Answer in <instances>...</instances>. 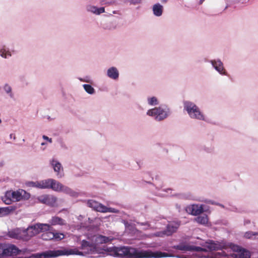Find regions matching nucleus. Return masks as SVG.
<instances>
[{"label": "nucleus", "instance_id": "nucleus-1", "mask_svg": "<svg viewBox=\"0 0 258 258\" xmlns=\"http://www.w3.org/2000/svg\"><path fill=\"white\" fill-rule=\"evenodd\" d=\"M105 251L106 255L113 256H134V258H162L174 256L169 253L151 250H139L135 248L122 246L107 248Z\"/></svg>", "mask_w": 258, "mask_h": 258}, {"label": "nucleus", "instance_id": "nucleus-2", "mask_svg": "<svg viewBox=\"0 0 258 258\" xmlns=\"http://www.w3.org/2000/svg\"><path fill=\"white\" fill-rule=\"evenodd\" d=\"M82 249L83 251H80L77 248L61 247L58 249L49 250L41 253L33 254L31 256L25 258H42V257L48 258L70 255H84L83 253H93L96 252V248L94 245L85 240H83L82 242Z\"/></svg>", "mask_w": 258, "mask_h": 258}, {"label": "nucleus", "instance_id": "nucleus-3", "mask_svg": "<svg viewBox=\"0 0 258 258\" xmlns=\"http://www.w3.org/2000/svg\"><path fill=\"white\" fill-rule=\"evenodd\" d=\"M203 247L190 245L187 244L182 243L177 246V248L183 251H191L197 252H202L203 251H208L218 250L222 248L225 245L223 243L218 242H215L212 240H209L202 245Z\"/></svg>", "mask_w": 258, "mask_h": 258}, {"label": "nucleus", "instance_id": "nucleus-4", "mask_svg": "<svg viewBox=\"0 0 258 258\" xmlns=\"http://www.w3.org/2000/svg\"><path fill=\"white\" fill-rule=\"evenodd\" d=\"M183 108L191 118L199 120H206L205 114L194 102L189 101H184Z\"/></svg>", "mask_w": 258, "mask_h": 258}, {"label": "nucleus", "instance_id": "nucleus-5", "mask_svg": "<svg viewBox=\"0 0 258 258\" xmlns=\"http://www.w3.org/2000/svg\"><path fill=\"white\" fill-rule=\"evenodd\" d=\"M170 114V109L164 104L149 109L147 112V115L153 117L157 121L163 120Z\"/></svg>", "mask_w": 258, "mask_h": 258}, {"label": "nucleus", "instance_id": "nucleus-6", "mask_svg": "<svg viewBox=\"0 0 258 258\" xmlns=\"http://www.w3.org/2000/svg\"><path fill=\"white\" fill-rule=\"evenodd\" d=\"M29 252L27 249H19L14 244L3 246L0 244V256H13L24 255Z\"/></svg>", "mask_w": 258, "mask_h": 258}, {"label": "nucleus", "instance_id": "nucleus-7", "mask_svg": "<svg viewBox=\"0 0 258 258\" xmlns=\"http://www.w3.org/2000/svg\"><path fill=\"white\" fill-rule=\"evenodd\" d=\"M52 229L49 224L37 223L27 228V234L30 238L40 232H46Z\"/></svg>", "mask_w": 258, "mask_h": 258}, {"label": "nucleus", "instance_id": "nucleus-8", "mask_svg": "<svg viewBox=\"0 0 258 258\" xmlns=\"http://www.w3.org/2000/svg\"><path fill=\"white\" fill-rule=\"evenodd\" d=\"M88 207L92 208L94 210L101 213H118V210L112 208L107 207L101 203H99L93 200H90L87 201Z\"/></svg>", "mask_w": 258, "mask_h": 258}, {"label": "nucleus", "instance_id": "nucleus-9", "mask_svg": "<svg viewBox=\"0 0 258 258\" xmlns=\"http://www.w3.org/2000/svg\"><path fill=\"white\" fill-rule=\"evenodd\" d=\"M230 248L233 252L232 256L234 255V258H250L251 253L249 250L233 244L230 245Z\"/></svg>", "mask_w": 258, "mask_h": 258}, {"label": "nucleus", "instance_id": "nucleus-10", "mask_svg": "<svg viewBox=\"0 0 258 258\" xmlns=\"http://www.w3.org/2000/svg\"><path fill=\"white\" fill-rule=\"evenodd\" d=\"M8 235L11 238L22 239L25 241L30 239L29 235L27 234V228L26 229L19 228L13 229L8 232Z\"/></svg>", "mask_w": 258, "mask_h": 258}, {"label": "nucleus", "instance_id": "nucleus-11", "mask_svg": "<svg viewBox=\"0 0 258 258\" xmlns=\"http://www.w3.org/2000/svg\"><path fill=\"white\" fill-rule=\"evenodd\" d=\"M187 213L192 215H199L204 212H207L209 208L205 205L192 204L185 208Z\"/></svg>", "mask_w": 258, "mask_h": 258}, {"label": "nucleus", "instance_id": "nucleus-12", "mask_svg": "<svg viewBox=\"0 0 258 258\" xmlns=\"http://www.w3.org/2000/svg\"><path fill=\"white\" fill-rule=\"evenodd\" d=\"M36 199L38 202L47 205L49 206L52 207L57 206V199L53 195H43L38 197Z\"/></svg>", "mask_w": 258, "mask_h": 258}, {"label": "nucleus", "instance_id": "nucleus-13", "mask_svg": "<svg viewBox=\"0 0 258 258\" xmlns=\"http://www.w3.org/2000/svg\"><path fill=\"white\" fill-rule=\"evenodd\" d=\"M49 164L55 172L58 178H61L64 176L63 168L60 162L56 158H52L49 160Z\"/></svg>", "mask_w": 258, "mask_h": 258}, {"label": "nucleus", "instance_id": "nucleus-14", "mask_svg": "<svg viewBox=\"0 0 258 258\" xmlns=\"http://www.w3.org/2000/svg\"><path fill=\"white\" fill-rule=\"evenodd\" d=\"M179 224L176 222L170 223L167 226L166 230L155 233L154 235L157 237H164L171 235L178 229Z\"/></svg>", "mask_w": 258, "mask_h": 258}, {"label": "nucleus", "instance_id": "nucleus-15", "mask_svg": "<svg viewBox=\"0 0 258 258\" xmlns=\"http://www.w3.org/2000/svg\"><path fill=\"white\" fill-rule=\"evenodd\" d=\"M62 186V183L54 179H44V189H51L55 191L60 192Z\"/></svg>", "mask_w": 258, "mask_h": 258}, {"label": "nucleus", "instance_id": "nucleus-16", "mask_svg": "<svg viewBox=\"0 0 258 258\" xmlns=\"http://www.w3.org/2000/svg\"><path fill=\"white\" fill-rule=\"evenodd\" d=\"M210 62L220 75L225 76L227 75V72L224 67L223 63L220 59L211 60Z\"/></svg>", "mask_w": 258, "mask_h": 258}, {"label": "nucleus", "instance_id": "nucleus-17", "mask_svg": "<svg viewBox=\"0 0 258 258\" xmlns=\"http://www.w3.org/2000/svg\"><path fill=\"white\" fill-rule=\"evenodd\" d=\"M2 89L7 98L14 100L15 98V93L13 91L12 86L9 83H5L2 86Z\"/></svg>", "mask_w": 258, "mask_h": 258}, {"label": "nucleus", "instance_id": "nucleus-18", "mask_svg": "<svg viewBox=\"0 0 258 258\" xmlns=\"http://www.w3.org/2000/svg\"><path fill=\"white\" fill-rule=\"evenodd\" d=\"M107 76L113 80H117L119 78V71L118 69L115 67H111L109 68L106 71Z\"/></svg>", "mask_w": 258, "mask_h": 258}, {"label": "nucleus", "instance_id": "nucleus-19", "mask_svg": "<svg viewBox=\"0 0 258 258\" xmlns=\"http://www.w3.org/2000/svg\"><path fill=\"white\" fill-rule=\"evenodd\" d=\"M87 12L91 13L96 15H99L105 12V8L103 7L98 8L92 5H88L86 6Z\"/></svg>", "mask_w": 258, "mask_h": 258}, {"label": "nucleus", "instance_id": "nucleus-20", "mask_svg": "<svg viewBox=\"0 0 258 258\" xmlns=\"http://www.w3.org/2000/svg\"><path fill=\"white\" fill-rule=\"evenodd\" d=\"M172 190L170 188L164 189L157 188L155 194L159 197H164L170 196H174V194L172 193Z\"/></svg>", "mask_w": 258, "mask_h": 258}, {"label": "nucleus", "instance_id": "nucleus-21", "mask_svg": "<svg viewBox=\"0 0 258 258\" xmlns=\"http://www.w3.org/2000/svg\"><path fill=\"white\" fill-rule=\"evenodd\" d=\"M49 223L50 227L55 225L62 226L66 224V221L64 219L57 216L52 217L51 219L49 221Z\"/></svg>", "mask_w": 258, "mask_h": 258}, {"label": "nucleus", "instance_id": "nucleus-22", "mask_svg": "<svg viewBox=\"0 0 258 258\" xmlns=\"http://www.w3.org/2000/svg\"><path fill=\"white\" fill-rule=\"evenodd\" d=\"M16 209L17 207L15 206H10L7 207L0 208V217L6 216Z\"/></svg>", "mask_w": 258, "mask_h": 258}, {"label": "nucleus", "instance_id": "nucleus-23", "mask_svg": "<svg viewBox=\"0 0 258 258\" xmlns=\"http://www.w3.org/2000/svg\"><path fill=\"white\" fill-rule=\"evenodd\" d=\"M11 193H12L14 201H20L23 199L24 195L26 194V191L23 189H19L17 191L11 190Z\"/></svg>", "mask_w": 258, "mask_h": 258}, {"label": "nucleus", "instance_id": "nucleus-24", "mask_svg": "<svg viewBox=\"0 0 258 258\" xmlns=\"http://www.w3.org/2000/svg\"><path fill=\"white\" fill-rule=\"evenodd\" d=\"M152 10L155 16L160 17L162 15L163 7L161 4L158 3L153 6Z\"/></svg>", "mask_w": 258, "mask_h": 258}, {"label": "nucleus", "instance_id": "nucleus-25", "mask_svg": "<svg viewBox=\"0 0 258 258\" xmlns=\"http://www.w3.org/2000/svg\"><path fill=\"white\" fill-rule=\"evenodd\" d=\"M60 192H63V193L69 195L70 196L73 197H77L78 196V193L77 192L74 191L70 187L65 186L63 184L61 187Z\"/></svg>", "mask_w": 258, "mask_h": 258}, {"label": "nucleus", "instance_id": "nucleus-26", "mask_svg": "<svg viewBox=\"0 0 258 258\" xmlns=\"http://www.w3.org/2000/svg\"><path fill=\"white\" fill-rule=\"evenodd\" d=\"M113 238L112 237H106L103 235H98L95 238L96 243H106L111 241Z\"/></svg>", "mask_w": 258, "mask_h": 258}, {"label": "nucleus", "instance_id": "nucleus-27", "mask_svg": "<svg viewBox=\"0 0 258 258\" xmlns=\"http://www.w3.org/2000/svg\"><path fill=\"white\" fill-rule=\"evenodd\" d=\"M2 200L7 205H10L12 202H14L11 190L7 191L5 196L2 197Z\"/></svg>", "mask_w": 258, "mask_h": 258}, {"label": "nucleus", "instance_id": "nucleus-28", "mask_svg": "<svg viewBox=\"0 0 258 258\" xmlns=\"http://www.w3.org/2000/svg\"><path fill=\"white\" fill-rule=\"evenodd\" d=\"M29 187H37L40 189H44V180L36 181H30L27 183Z\"/></svg>", "mask_w": 258, "mask_h": 258}, {"label": "nucleus", "instance_id": "nucleus-29", "mask_svg": "<svg viewBox=\"0 0 258 258\" xmlns=\"http://www.w3.org/2000/svg\"><path fill=\"white\" fill-rule=\"evenodd\" d=\"M0 56L5 58H8L12 56V52L9 48L3 46L0 48Z\"/></svg>", "mask_w": 258, "mask_h": 258}, {"label": "nucleus", "instance_id": "nucleus-30", "mask_svg": "<svg viewBox=\"0 0 258 258\" xmlns=\"http://www.w3.org/2000/svg\"><path fill=\"white\" fill-rule=\"evenodd\" d=\"M194 221L199 224L206 225L208 222V218L206 215L198 216L194 219Z\"/></svg>", "mask_w": 258, "mask_h": 258}, {"label": "nucleus", "instance_id": "nucleus-31", "mask_svg": "<svg viewBox=\"0 0 258 258\" xmlns=\"http://www.w3.org/2000/svg\"><path fill=\"white\" fill-rule=\"evenodd\" d=\"M245 238L251 240H258V232L247 231L244 234Z\"/></svg>", "mask_w": 258, "mask_h": 258}, {"label": "nucleus", "instance_id": "nucleus-32", "mask_svg": "<svg viewBox=\"0 0 258 258\" xmlns=\"http://www.w3.org/2000/svg\"><path fill=\"white\" fill-rule=\"evenodd\" d=\"M148 104L150 106H155L159 104V101L155 96H149L147 98Z\"/></svg>", "mask_w": 258, "mask_h": 258}, {"label": "nucleus", "instance_id": "nucleus-33", "mask_svg": "<svg viewBox=\"0 0 258 258\" xmlns=\"http://www.w3.org/2000/svg\"><path fill=\"white\" fill-rule=\"evenodd\" d=\"M42 239L44 240H49L53 239L54 238V235H53V232L47 231L44 233H43L41 235Z\"/></svg>", "mask_w": 258, "mask_h": 258}, {"label": "nucleus", "instance_id": "nucleus-34", "mask_svg": "<svg viewBox=\"0 0 258 258\" xmlns=\"http://www.w3.org/2000/svg\"><path fill=\"white\" fill-rule=\"evenodd\" d=\"M83 87L85 91L89 94L92 95L94 94L95 92L94 88L89 84H84Z\"/></svg>", "mask_w": 258, "mask_h": 258}, {"label": "nucleus", "instance_id": "nucleus-35", "mask_svg": "<svg viewBox=\"0 0 258 258\" xmlns=\"http://www.w3.org/2000/svg\"><path fill=\"white\" fill-rule=\"evenodd\" d=\"M99 4L103 6H111L116 5V2L115 0H99Z\"/></svg>", "mask_w": 258, "mask_h": 258}, {"label": "nucleus", "instance_id": "nucleus-36", "mask_svg": "<svg viewBox=\"0 0 258 258\" xmlns=\"http://www.w3.org/2000/svg\"><path fill=\"white\" fill-rule=\"evenodd\" d=\"M78 79L81 82L88 83L90 84H92L93 83L92 79L90 76H86L84 78H79Z\"/></svg>", "mask_w": 258, "mask_h": 258}, {"label": "nucleus", "instance_id": "nucleus-37", "mask_svg": "<svg viewBox=\"0 0 258 258\" xmlns=\"http://www.w3.org/2000/svg\"><path fill=\"white\" fill-rule=\"evenodd\" d=\"M53 235H54V238L53 239L56 240H60L61 239H63L64 238V235L62 233H54L53 232Z\"/></svg>", "mask_w": 258, "mask_h": 258}, {"label": "nucleus", "instance_id": "nucleus-38", "mask_svg": "<svg viewBox=\"0 0 258 258\" xmlns=\"http://www.w3.org/2000/svg\"><path fill=\"white\" fill-rule=\"evenodd\" d=\"M59 145H60L61 149L63 150H67L68 149V147L67 146L66 144L62 141H60L59 142Z\"/></svg>", "mask_w": 258, "mask_h": 258}, {"label": "nucleus", "instance_id": "nucleus-39", "mask_svg": "<svg viewBox=\"0 0 258 258\" xmlns=\"http://www.w3.org/2000/svg\"><path fill=\"white\" fill-rule=\"evenodd\" d=\"M204 202L206 203H207V204H212V205H219L222 207H223L224 206L220 204H218L217 203H216L215 202L213 201H212V200H205L204 201Z\"/></svg>", "mask_w": 258, "mask_h": 258}, {"label": "nucleus", "instance_id": "nucleus-40", "mask_svg": "<svg viewBox=\"0 0 258 258\" xmlns=\"http://www.w3.org/2000/svg\"><path fill=\"white\" fill-rule=\"evenodd\" d=\"M129 2L131 5H136L141 3L142 0H130Z\"/></svg>", "mask_w": 258, "mask_h": 258}, {"label": "nucleus", "instance_id": "nucleus-41", "mask_svg": "<svg viewBox=\"0 0 258 258\" xmlns=\"http://www.w3.org/2000/svg\"><path fill=\"white\" fill-rule=\"evenodd\" d=\"M42 138L44 140H46V141H48L49 143H51L52 142V139L51 138H49V137H48L47 136H46L45 135H43L42 136Z\"/></svg>", "mask_w": 258, "mask_h": 258}, {"label": "nucleus", "instance_id": "nucleus-42", "mask_svg": "<svg viewBox=\"0 0 258 258\" xmlns=\"http://www.w3.org/2000/svg\"><path fill=\"white\" fill-rule=\"evenodd\" d=\"M10 137L11 139H13L14 140L16 139L15 135L13 134H10Z\"/></svg>", "mask_w": 258, "mask_h": 258}, {"label": "nucleus", "instance_id": "nucleus-43", "mask_svg": "<svg viewBox=\"0 0 258 258\" xmlns=\"http://www.w3.org/2000/svg\"><path fill=\"white\" fill-rule=\"evenodd\" d=\"M198 258H209V257L206 255H199Z\"/></svg>", "mask_w": 258, "mask_h": 258}, {"label": "nucleus", "instance_id": "nucleus-44", "mask_svg": "<svg viewBox=\"0 0 258 258\" xmlns=\"http://www.w3.org/2000/svg\"><path fill=\"white\" fill-rule=\"evenodd\" d=\"M185 198L186 199H191L192 198V196L190 194H188V195Z\"/></svg>", "mask_w": 258, "mask_h": 258}, {"label": "nucleus", "instance_id": "nucleus-45", "mask_svg": "<svg viewBox=\"0 0 258 258\" xmlns=\"http://www.w3.org/2000/svg\"><path fill=\"white\" fill-rule=\"evenodd\" d=\"M4 164V163L3 161H0V167H2Z\"/></svg>", "mask_w": 258, "mask_h": 258}, {"label": "nucleus", "instance_id": "nucleus-46", "mask_svg": "<svg viewBox=\"0 0 258 258\" xmlns=\"http://www.w3.org/2000/svg\"><path fill=\"white\" fill-rule=\"evenodd\" d=\"M46 145V143H44V142H43V143H42L41 144V146H44V145Z\"/></svg>", "mask_w": 258, "mask_h": 258}, {"label": "nucleus", "instance_id": "nucleus-47", "mask_svg": "<svg viewBox=\"0 0 258 258\" xmlns=\"http://www.w3.org/2000/svg\"><path fill=\"white\" fill-rule=\"evenodd\" d=\"M176 258H182L181 257L178 256V255H177L176 256Z\"/></svg>", "mask_w": 258, "mask_h": 258}, {"label": "nucleus", "instance_id": "nucleus-48", "mask_svg": "<svg viewBox=\"0 0 258 258\" xmlns=\"http://www.w3.org/2000/svg\"><path fill=\"white\" fill-rule=\"evenodd\" d=\"M204 0H201L200 1V3L201 4L202 3H203V2L204 1Z\"/></svg>", "mask_w": 258, "mask_h": 258}, {"label": "nucleus", "instance_id": "nucleus-49", "mask_svg": "<svg viewBox=\"0 0 258 258\" xmlns=\"http://www.w3.org/2000/svg\"><path fill=\"white\" fill-rule=\"evenodd\" d=\"M163 2H166V0H163Z\"/></svg>", "mask_w": 258, "mask_h": 258}]
</instances>
